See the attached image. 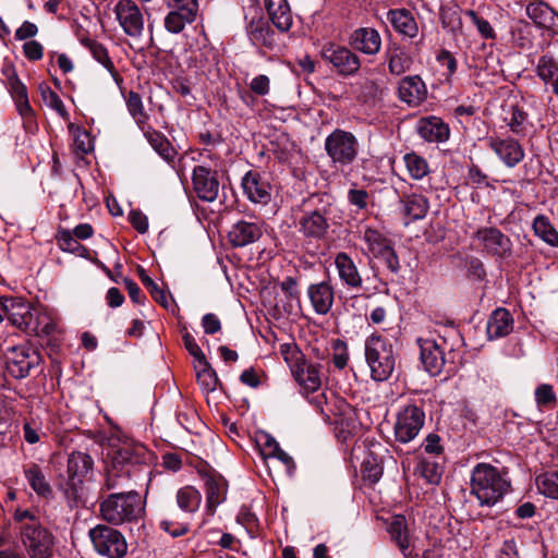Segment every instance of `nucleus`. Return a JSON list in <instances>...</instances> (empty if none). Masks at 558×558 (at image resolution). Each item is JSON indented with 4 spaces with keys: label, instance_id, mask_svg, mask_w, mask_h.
I'll use <instances>...</instances> for the list:
<instances>
[{
    "label": "nucleus",
    "instance_id": "11",
    "mask_svg": "<svg viewBox=\"0 0 558 558\" xmlns=\"http://www.w3.org/2000/svg\"><path fill=\"white\" fill-rule=\"evenodd\" d=\"M41 355L29 345L12 347L5 354V367L15 379H22L31 374L33 368L39 366Z\"/></svg>",
    "mask_w": 558,
    "mask_h": 558
},
{
    "label": "nucleus",
    "instance_id": "45",
    "mask_svg": "<svg viewBox=\"0 0 558 558\" xmlns=\"http://www.w3.org/2000/svg\"><path fill=\"white\" fill-rule=\"evenodd\" d=\"M533 229L535 234L538 235L546 243L551 246L558 247V232L550 225L547 217L538 215L533 221Z\"/></svg>",
    "mask_w": 558,
    "mask_h": 558
},
{
    "label": "nucleus",
    "instance_id": "30",
    "mask_svg": "<svg viewBox=\"0 0 558 558\" xmlns=\"http://www.w3.org/2000/svg\"><path fill=\"white\" fill-rule=\"evenodd\" d=\"M418 134L427 142H445L449 138V128L437 117L423 118L418 122Z\"/></svg>",
    "mask_w": 558,
    "mask_h": 558
},
{
    "label": "nucleus",
    "instance_id": "31",
    "mask_svg": "<svg viewBox=\"0 0 558 558\" xmlns=\"http://www.w3.org/2000/svg\"><path fill=\"white\" fill-rule=\"evenodd\" d=\"M265 7L272 24L281 32L292 25V13L287 0H265Z\"/></svg>",
    "mask_w": 558,
    "mask_h": 558
},
{
    "label": "nucleus",
    "instance_id": "59",
    "mask_svg": "<svg viewBox=\"0 0 558 558\" xmlns=\"http://www.w3.org/2000/svg\"><path fill=\"white\" fill-rule=\"evenodd\" d=\"M440 21L445 28H454L461 24L460 16L458 14V7H442L440 9Z\"/></svg>",
    "mask_w": 558,
    "mask_h": 558
},
{
    "label": "nucleus",
    "instance_id": "16",
    "mask_svg": "<svg viewBox=\"0 0 558 558\" xmlns=\"http://www.w3.org/2000/svg\"><path fill=\"white\" fill-rule=\"evenodd\" d=\"M473 239L487 254L506 258L511 255V240L496 227H482L474 234Z\"/></svg>",
    "mask_w": 558,
    "mask_h": 558
},
{
    "label": "nucleus",
    "instance_id": "32",
    "mask_svg": "<svg viewBox=\"0 0 558 558\" xmlns=\"http://www.w3.org/2000/svg\"><path fill=\"white\" fill-rule=\"evenodd\" d=\"M23 473L28 485L37 496L48 498L52 495V488L40 465L35 462L27 463L23 466Z\"/></svg>",
    "mask_w": 558,
    "mask_h": 558
},
{
    "label": "nucleus",
    "instance_id": "8",
    "mask_svg": "<svg viewBox=\"0 0 558 558\" xmlns=\"http://www.w3.org/2000/svg\"><path fill=\"white\" fill-rule=\"evenodd\" d=\"M331 205L304 211L298 219V231L310 242L325 240L333 223Z\"/></svg>",
    "mask_w": 558,
    "mask_h": 558
},
{
    "label": "nucleus",
    "instance_id": "13",
    "mask_svg": "<svg viewBox=\"0 0 558 558\" xmlns=\"http://www.w3.org/2000/svg\"><path fill=\"white\" fill-rule=\"evenodd\" d=\"M320 54L342 76H353L361 68L360 57L355 52L348 47L335 43L325 44Z\"/></svg>",
    "mask_w": 558,
    "mask_h": 558
},
{
    "label": "nucleus",
    "instance_id": "38",
    "mask_svg": "<svg viewBox=\"0 0 558 558\" xmlns=\"http://www.w3.org/2000/svg\"><path fill=\"white\" fill-rule=\"evenodd\" d=\"M247 34L255 46L271 47L275 43V33L263 19L253 20L247 27Z\"/></svg>",
    "mask_w": 558,
    "mask_h": 558
},
{
    "label": "nucleus",
    "instance_id": "4",
    "mask_svg": "<svg viewBox=\"0 0 558 558\" xmlns=\"http://www.w3.org/2000/svg\"><path fill=\"white\" fill-rule=\"evenodd\" d=\"M101 517L105 521L119 525L141 518L144 506L138 493H114L109 495L100 505Z\"/></svg>",
    "mask_w": 558,
    "mask_h": 558
},
{
    "label": "nucleus",
    "instance_id": "2",
    "mask_svg": "<svg viewBox=\"0 0 558 558\" xmlns=\"http://www.w3.org/2000/svg\"><path fill=\"white\" fill-rule=\"evenodd\" d=\"M7 319L26 335L48 337L56 331L54 317L44 307L21 298H5Z\"/></svg>",
    "mask_w": 558,
    "mask_h": 558
},
{
    "label": "nucleus",
    "instance_id": "35",
    "mask_svg": "<svg viewBox=\"0 0 558 558\" xmlns=\"http://www.w3.org/2000/svg\"><path fill=\"white\" fill-rule=\"evenodd\" d=\"M389 533L402 555L410 558L413 554V544L408 533L405 518L396 517L389 525Z\"/></svg>",
    "mask_w": 558,
    "mask_h": 558
},
{
    "label": "nucleus",
    "instance_id": "61",
    "mask_svg": "<svg viewBox=\"0 0 558 558\" xmlns=\"http://www.w3.org/2000/svg\"><path fill=\"white\" fill-rule=\"evenodd\" d=\"M364 480L371 483H377L383 475V468L375 461H364L362 466Z\"/></svg>",
    "mask_w": 558,
    "mask_h": 558
},
{
    "label": "nucleus",
    "instance_id": "1",
    "mask_svg": "<svg viewBox=\"0 0 558 558\" xmlns=\"http://www.w3.org/2000/svg\"><path fill=\"white\" fill-rule=\"evenodd\" d=\"M153 453L141 444L125 442L113 451L107 468L105 488L107 490L128 486V483L140 475L151 474Z\"/></svg>",
    "mask_w": 558,
    "mask_h": 558
},
{
    "label": "nucleus",
    "instance_id": "40",
    "mask_svg": "<svg viewBox=\"0 0 558 558\" xmlns=\"http://www.w3.org/2000/svg\"><path fill=\"white\" fill-rule=\"evenodd\" d=\"M196 13L170 9L163 19L165 28L171 34L181 33L187 24H191L196 19Z\"/></svg>",
    "mask_w": 558,
    "mask_h": 558
},
{
    "label": "nucleus",
    "instance_id": "34",
    "mask_svg": "<svg viewBox=\"0 0 558 558\" xmlns=\"http://www.w3.org/2000/svg\"><path fill=\"white\" fill-rule=\"evenodd\" d=\"M388 20L396 32L414 38L418 33L417 23L413 14L405 9H396L388 12Z\"/></svg>",
    "mask_w": 558,
    "mask_h": 558
},
{
    "label": "nucleus",
    "instance_id": "20",
    "mask_svg": "<svg viewBox=\"0 0 558 558\" xmlns=\"http://www.w3.org/2000/svg\"><path fill=\"white\" fill-rule=\"evenodd\" d=\"M488 147L509 168L515 167L524 158V149L520 143L511 137H489Z\"/></svg>",
    "mask_w": 558,
    "mask_h": 558
},
{
    "label": "nucleus",
    "instance_id": "21",
    "mask_svg": "<svg viewBox=\"0 0 558 558\" xmlns=\"http://www.w3.org/2000/svg\"><path fill=\"white\" fill-rule=\"evenodd\" d=\"M338 277L343 287L349 290H360L363 287L362 275L353 260L345 252H339L333 260Z\"/></svg>",
    "mask_w": 558,
    "mask_h": 558
},
{
    "label": "nucleus",
    "instance_id": "3",
    "mask_svg": "<svg viewBox=\"0 0 558 558\" xmlns=\"http://www.w3.org/2000/svg\"><path fill=\"white\" fill-rule=\"evenodd\" d=\"M507 474L488 463L476 464L471 474V495L480 506L493 507L510 490Z\"/></svg>",
    "mask_w": 558,
    "mask_h": 558
},
{
    "label": "nucleus",
    "instance_id": "48",
    "mask_svg": "<svg viewBox=\"0 0 558 558\" xmlns=\"http://www.w3.org/2000/svg\"><path fill=\"white\" fill-rule=\"evenodd\" d=\"M140 279L144 287L149 291L153 299L158 302L165 308L170 307L172 300L171 295L161 289L146 272L144 269L140 270Z\"/></svg>",
    "mask_w": 558,
    "mask_h": 558
},
{
    "label": "nucleus",
    "instance_id": "41",
    "mask_svg": "<svg viewBox=\"0 0 558 558\" xmlns=\"http://www.w3.org/2000/svg\"><path fill=\"white\" fill-rule=\"evenodd\" d=\"M202 501L201 493L193 486H184L177 493V504L184 512L193 513L198 510Z\"/></svg>",
    "mask_w": 558,
    "mask_h": 558
},
{
    "label": "nucleus",
    "instance_id": "57",
    "mask_svg": "<svg viewBox=\"0 0 558 558\" xmlns=\"http://www.w3.org/2000/svg\"><path fill=\"white\" fill-rule=\"evenodd\" d=\"M40 92L43 99L47 106L56 110L60 116H65V107L61 98L49 86L41 85Z\"/></svg>",
    "mask_w": 558,
    "mask_h": 558
},
{
    "label": "nucleus",
    "instance_id": "18",
    "mask_svg": "<svg viewBox=\"0 0 558 558\" xmlns=\"http://www.w3.org/2000/svg\"><path fill=\"white\" fill-rule=\"evenodd\" d=\"M193 189L199 199L205 202H214L219 194V181L216 172L204 166H197L193 170L192 175Z\"/></svg>",
    "mask_w": 558,
    "mask_h": 558
},
{
    "label": "nucleus",
    "instance_id": "15",
    "mask_svg": "<svg viewBox=\"0 0 558 558\" xmlns=\"http://www.w3.org/2000/svg\"><path fill=\"white\" fill-rule=\"evenodd\" d=\"M113 13L125 35L136 39L143 35L144 14L133 0H119L113 8Z\"/></svg>",
    "mask_w": 558,
    "mask_h": 558
},
{
    "label": "nucleus",
    "instance_id": "53",
    "mask_svg": "<svg viewBox=\"0 0 558 558\" xmlns=\"http://www.w3.org/2000/svg\"><path fill=\"white\" fill-rule=\"evenodd\" d=\"M535 402L539 410L554 408L557 397L549 384H541L534 391Z\"/></svg>",
    "mask_w": 558,
    "mask_h": 558
},
{
    "label": "nucleus",
    "instance_id": "14",
    "mask_svg": "<svg viewBox=\"0 0 558 558\" xmlns=\"http://www.w3.org/2000/svg\"><path fill=\"white\" fill-rule=\"evenodd\" d=\"M425 422V413L418 407L409 404L397 415L395 436L399 442L408 444L420 433Z\"/></svg>",
    "mask_w": 558,
    "mask_h": 558
},
{
    "label": "nucleus",
    "instance_id": "19",
    "mask_svg": "<svg viewBox=\"0 0 558 558\" xmlns=\"http://www.w3.org/2000/svg\"><path fill=\"white\" fill-rule=\"evenodd\" d=\"M2 72L7 78L9 93L15 102L20 116L24 119L32 118L34 111L29 105L26 86L20 81L11 64L4 66Z\"/></svg>",
    "mask_w": 558,
    "mask_h": 558
},
{
    "label": "nucleus",
    "instance_id": "10",
    "mask_svg": "<svg viewBox=\"0 0 558 558\" xmlns=\"http://www.w3.org/2000/svg\"><path fill=\"white\" fill-rule=\"evenodd\" d=\"M20 539L29 558L52 557L53 535L41 523L23 526Z\"/></svg>",
    "mask_w": 558,
    "mask_h": 558
},
{
    "label": "nucleus",
    "instance_id": "50",
    "mask_svg": "<svg viewBox=\"0 0 558 558\" xmlns=\"http://www.w3.org/2000/svg\"><path fill=\"white\" fill-rule=\"evenodd\" d=\"M537 489L546 497L558 499V472L549 471L536 477Z\"/></svg>",
    "mask_w": 558,
    "mask_h": 558
},
{
    "label": "nucleus",
    "instance_id": "44",
    "mask_svg": "<svg viewBox=\"0 0 558 558\" xmlns=\"http://www.w3.org/2000/svg\"><path fill=\"white\" fill-rule=\"evenodd\" d=\"M83 44L88 48L95 60L102 64L112 75L116 82L120 78L116 68L108 56V51L104 45L93 39H85Z\"/></svg>",
    "mask_w": 558,
    "mask_h": 558
},
{
    "label": "nucleus",
    "instance_id": "51",
    "mask_svg": "<svg viewBox=\"0 0 558 558\" xmlns=\"http://www.w3.org/2000/svg\"><path fill=\"white\" fill-rule=\"evenodd\" d=\"M407 170L414 180L423 179L429 171L427 161L415 153H408L403 157Z\"/></svg>",
    "mask_w": 558,
    "mask_h": 558
},
{
    "label": "nucleus",
    "instance_id": "17",
    "mask_svg": "<svg viewBox=\"0 0 558 558\" xmlns=\"http://www.w3.org/2000/svg\"><path fill=\"white\" fill-rule=\"evenodd\" d=\"M243 193L254 204L267 205L271 201L272 186L269 180L257 171H248L241 182Z\"/></svg>",
    "mask_w": 558,
    "mask_h": 558
},
{
    "label": "nucleus",
    "instance_id": "58",
    "mask_svg": "<svg viewBox=\"0 0 558 558\" xmlns=\"http://www.w3.org/2000/svg\"><path fill=\"white\" fill-rule=\"evenodd\" d=\"M262 456L267 459L274 456L280 448L277 440L268 433H260L256 439Z\"/></svg>",
    "mask_w": 558,
    "mask_h": 558
},
{
    "label": "nucleus",
    "instance_id": "49",
    "mask_svg": "<svg viewBox=\"0 0 558 558\" xmlns=\"http://www.w3.org/2000/svg\"><path fill=\"white\" fill-rule=\"evenodd\" d=\"M194 367L196 371L197 381L202 388L207 392L214 391L217 387L218 378L208 361L205 360L204 365L202 362L196 363L194 364Z\"/></svg>",
    "mask_w": 558,
    "mask_h": 558
},
{
    "label": "nucleus",
    "instance_id": "26",
    "mask_svg": "<svg viewBox=\"0 0 558 558\" xmlns=\"http://www.w3.org/2000/svg\"><path fill=\"white\" fill-rule=\"evenodd\" d=\"M526 15L538 27L558 33V14L544 1H533L526 5Z\"/></svg>",
    "mask_w": 558,
    "mask_h": 558
},
{
    "label": "nucleus",
    "instance_id": "63",
    "mask_svg": "<svg viewBox=\"0 0 558 558\" xmlns=\"http://www.w3.org/2000/svg\"><path fill=\"white\" fill-rule=\"evenodd\" d=\"M376 258L381 259L387 269L391 272L396 274L399 271V258L391 245L383 251Z\"/></svg>",
    "mask_w": 558,
    "mask_h": 558
},
{
    "label": "nucleus",
    "instance_id": "52",
    "mask_svg": "<svg viewBox=\"0 0 558 558\" xmlns=\"http://www.w3.org/2000/svg\"><path fill=\"white\" fill-rule=\"evenodd\" d=\"M511 38L514 45L520 48H530L532 46V28L525 21H518L511 28Z\"/></svg>",
    "mask_w": 558,
    "mask_h": 558
},
{
    "label": "nucleus",
    "instance_id": "60",
    "mask_svg": "<svg viewBox=\"0 0 558 558\" xmlns=\"http://www.w3.org/2000/svg\"><path fill=\"white\" fill-rule=\"evenodd\" d=\"M183 343L187 352L194 357L195 364L202 362L204 364V361L206 360L205 354L203 353L199 345L196 343V340L194 337L185 331L182 336Z\"/></svg>",
    "mask_w": 558,
    "mask_h": 558
},
{
    "label": "nucleus",
    "instance_id": "64",
    "mask_svg": "<svg viewBox=\"0 0 558 558\" xmlns=\"http://www.w3.org/2000/svg\"><path fill=\"white\" fill-rule=\"evenodd\" d=\"M497 558H520L518 545L514 538L504 541L498 550Z\"/></svg>",
    "mask_w": 558,
    "mask_h": 558
},
{
    "label": "nucleus",
    "instance_id": "43",
    "mask_svg": "<svg viewBox=\"0 0 558 558\" xmlns=\"http://www.w3.org/2000/svg\"><path fill=\"white\" fill-rule=\"evenodd\" d=\"M363 241L367 246L368 253L373 257H377L383 251L390 246V241L378 230L366 228L362 235Z\"/></svg>",
    "mask_w": 558,
    "mask_h": 558
},
{
    "label": "nucleus",
    "instance_id": "22",
    "mask_svg": "<svg viewBox=\"0 0 558 558\" xmlns=\"http://www.w3.org/2000/svg\"><path fill=\"white\" fill-rule=\"evenodd\" d=\"M349 45L367 56H375L381 48V37L373 27H359L354 29L348 39Z\"/></svg>",
    "mask_w": 558,
    "mask_h": 558
},
{
    "label": "nucleus",
    "instance_id": "25",
    "mask_svg": "<svg viewBox=\"0 0 558 558\" xmlns=\"http://www.w3.org/2000/svg\"><path fill=\"white\" fill-rule=\"evenodd\" d=\"M398 95L401 101L415 107L426 99L427 89L418 75H409L400 81Z\"/></svg>",
    "mask_w": 558,
    "mask_h": 558
},
{
    "label": "nucleus",
    "instance_id": "27",
    "mask_svg": "<svg viewBox=\"0 0 558 558\" xmlns=\"http://www.w3.org/2000/svg\"><path fill=\"white\" fill-rule=\"evenodd\" d=\"M206 502L211 511L226 500L228 490L227 481L219 474L209 473L205 476Z\"/></svg>",
    "mask_w": 558,
    "mask_h": 558
},
{
    "label": "nucleus",
    "instance_id": "62",
    "mask_svg": "<svg viewBox=\"0 0 558 558\" xmlns=\"http://www.w3.org/2000/svg\"><path fill=\"white\" fill-rule=\"evenodd\" d=\"M349 360L348 348L344 342L337 341L333 345L332 363L338 369H343Z\"/></svg>",
    "mask_w": 558,
    "mask_h": 558
},
{
    "label": "nucleus",
    "instance_id": "36",
    "mask_svg": "<svg viewBox=\"0 0 558 558\" xmlns=\"http://www.w3.org/2000/svg\"><path fill=\"white\" fill-rule=\"evenodd\" d=\"M142 131L150 146L161 158L168 162L173 161L177 156V150L162 133L154 130L148 124H146L145 130Z\"/></svg>",
    "mask_w": 558,
    "mask_h": 558
},
{
    "label": "nucleus",
    "instance_id": "29",
    "mask_svg": "<svg viewBox=\"0 0 558 558\" xmlns=\"http://www.w3.org/2000/svg\"><path fill=\"white\" fill-rule=\"evenodd\" d=\"M513 329V318L506 308L495 310L488 318L486 331L489 339H497L509 335Z\"/></svg>",
    "mask_w": 558,
    "mask_h": 558
},
{
    "label": "nucleus",
    "instance_id": "7",
    "mask_svg": "<svg viewBox=\"0 0 558 558\" xmlns=\"http://www.w3.org/2000/svg\"><path fill=\"white\" fill-rule=\"evenodd\" d=\"M284 360L289 363L290 371L295 381L307 392H316L322 386L320 367L304 359L295 347L282 345Z\"/></svg>",
    "mask_w": 558,
    "mask_h": 558
},
{
    "label": "nucleus",
    "instance_id": "23",
    "mask_svg": "<svg viewBox=\"0 0 558 558\" xmlns=\"http://www.w3.org/2000/svg\"><path fill=\"white\" fill-rule=\"evenodd\" d=\"M263 235V225L240 220L234 223L228 232L229 242L234 247H243L252 244Z\"/></svg>",
    "mask_w": 558,
    "mask_h": 558
},
{
    "label": "nucleus",
    "instance_id": "42",
    "mask_svg": "<svg viewBox=\"0 0 558 558\" xmlns=\"http://www.w3.org/2000/svg\"><path fill=\"white\" fill-rule=\"evenodd\" d=\"M57 243L61 251L75 254L81 257L87 258L89 253L88 248L82 245L77 239L72 235V232L66 229L59 230L57 233Z\"/></svg>",
    "mask_w": 558,
    "mask_h": 558
},
{
    "label": "nucleus",
    "instance_id": "55",
    "mask_svg": "<svg viewBox=\"0 0 558 558\" xmlns=\"http://www.w3.org/2000/svg\"><path fill=\"white\" fill-rule=\"evenodd\" d=\"M359 92V99L363 102H368L372 99L377 98L380 95V87L378 83L371 78H364L355 83Z\"/></svg>",
    "mask_w": 558,
    "mask_h": 558
},
{
    "label": "nucleus",
    "instance_id": "5",
    "mask_svg": "<svg viewBox=\"0 0 558 558\" xmlns=\"http://www.w3.org/2000/svg\"><path fill=\"white\" fill-rule=\"evenodd\" d=\"M365 357L371 376L376 381L387 380L396 366L393 345L379 335H372L365 341Z\"/></svg>",
    "mask_w": 558,
    "mask_h": 558
},
{
    "label": "nucleus",
    "instance_id": "46",
    "mask_svg": "<svg viewBox=\"0 0 558 558\" xmlns=\"http://www.w3.org/2000/svg\"><path fill=\"white\" fill-rule=\"evenodd\" d=\"M126 107L140 129L145 130V125L148 121V114L144 109L142 97L137 93L131 90L126 97Z\"/></svg>",
    "mask_w": 558,
    "mask_h": 558
},
{
    "label": "nucleus",
    "instance_id": "39",
    "mask_svg": "<svg viewBox=\"0 0 558 558\" xmlns=\"http://www.w3.org/2000/svg\"><path fill=\"white\" fill-rule=\"evenodd\" d=\"M92 466L93 459L85 452L76 451L69 456L68 474L70 480L73 481V486H75L74 480L77 478L81 482V478L88 473Z\"/></svg>",
    "mask_w": 558,
    "mask_h": 558
},
{
    "label": "nucleus",
    "instance_id": "12",
    "mask_svg": "<svg viewBox=\"0 0 558 558\" xmlns=\"http://www.w3.org/2000/svg\"><path fill=\"white\" fill-rule=\"evenodd\" d=\"M416 342L420 347V359L425 371L432 376L439 375L445 365L449 363V356L446 353V340L420 337Z\"/></svg>",
    "mask_w": 558,
    "mask_h": 558
},
{
    "label": "nucleus",
    "instance_id": "33",
    "mask_svg": "<svg viewBox=\"0 0 558 558\" xmlns=\"http://www.w3.org/2000/svg\"><path fill=\"white\" fill-rule=\"evenodd\" d=\"M386 61L390 74L396 76L410 71L413 64L412 56L404 48L397 45L387 49Z\"/></svg>",
    "mask_w": 558,
    "mask_h": 558
},
{
    "label": "nucleus",
    "instance_id": "37",
    "mask_svg": "<svg viewBox=\"0 0 558 558\" xmlns=\"http://www.w3.org/2000/svg\"><path fill=\"white\" fill-rule=\"evenodd\" d=\"M403 211L407 217L405 225L423 219L428 211V201L421 194L407 195L402 199Z\"/></svg>",
    "mask_w": 558,
    "mask_h": 558
},
{
    "label": "nucleus",
    "instance_id": "6",
    "mask_svg": "<svg viewBox=\"0 0 558 558\" xmlns=\"http://www.w3.org/2000/svg\"><path fill=\"white\" fill-rule=\"evenodd\" d=\"M324 149L335 166L343 168L351 166L356 160L360 144L352 132L335 129L325 138Z\"/></svg>",
    "mask_w": 558,
    "mask_h": 558
},
{
    "label": "nucleus",
    "instance_id": "54",
    "mask_svg": "<svg viewBox=\"0 0 558 558\" xmlns=\"http://www.w3.org/2000/svg\"><path fill=\"white\" fill-rule=\"evenodd\" d=\"M45 436L41 422L31 417L25 418L23 423V438L29 445H35Z\"/></svg>",
    "mask_w": 558,
    "mask_h": 558
},
{
    "label": "nucleus",
    "instance_id": "28",
    "mask_svg": "<svg viewBox=\"0 0 558 558\" xmlns=\"http://www.w3.org/2000/svg\"><path fill=\"white\" fill-rule=\"evenodd\" d=\"M502 120L510 131L519 136H524L530 128L529 114L518 104H509L504 107Z\"/></svg>",
    "mask_w": 558,
    "mask_h": 558
},
{
    "label": "nucleus",
    "instance_id": "9",
    "mask_svg": "<svg viewBox=\"0 0 558 558\" xmlns=\"http://www.w3.org/2000/svg\"><path fill=\"white\" fill-rule=\"evenodd\" d=\"M88 536L94 549L107 558H122L128 550L124 536L116 529L98 524L90 529Z\"/></svg>",
    "mask_w": 558,
    "mask_h": 558
},
{
    "label": "nucleus",
    "instance_id": "47",
    "mask_svg": "<svg viewBox=\"0 0 558 558\" xmlns=\"http://www.w3.org/2000/svg\"><path fill=\"white\" fill-rule=\"evenodd\" d=\"M536 74L544 83L558 80V62L551 56H542L536 63Z\"/></svg>",
    "mask_w": 558,
    "mask_h": 558
},
{
    "label": "nucleus",
    "instance_id": "24",
    "mask_svg": "<svg viewBox=\"0 0 558 558\" xmlns=\"http://www.w3.org/2000/svg\"><path fill=\"white\" fill-rule=\"evenodd\" d=\"M307 296L314 312L318 315H326L333 305L335 290L330 282L322 281L307 288Z\"/></svg>",
    "mask_w": 558,
    "mask_h": 558
},
{
    "label": "nucleus",
    "instance_id": "56",
    "mask_svg": "<svg viewBox=\"0 0 558 558\" xmlns=\"http://www.w3.org/2000/svg\"><path fill=\"white\" fill-rule=\"evenodd\" d=\"M464 14L470 17L472 23L476 26L478 34L484 39L496 38V32L487 20L480 16L474 10H466Z\"/></svg>",
    "mask_w": 558,
    "mask_h": 558
}]
</instances>
